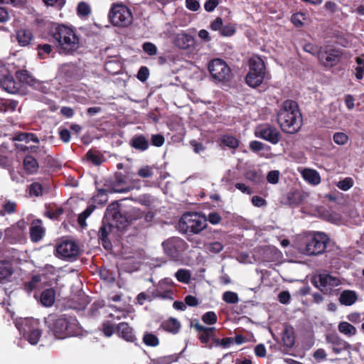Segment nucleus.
I'll return each mask as SVG.
<instances>
[{"instance_id": "1", "label": "nucleus", "mask_w": 364, "mask_h": 364, "mask_svg": "<svg viewBox=\"0 0 364 364\" xmlns=\"http://www.w3.org/2000/svg\"><path fill=\"white\" fill-rule=\"evenodd\" d=\"M277 121L283 132L289 134L297 133L303 124L298 103L291 100L284 101L277 113Z\"/></svg>"}, {"instance_id": "2", "label": "nucleus", "mask_w": 364, "mask_h": 364, "mask_svg": "<svg viewBox=\"0 0 364 364\" xmlns=\"http://www.w3.org/2000/svg\"><path fill=\"white\" fill-rule=\"evenodd\" d=\"M46 324L49 331L58 339L83 335V329L75 316L67 314L56 316L50 314L46 318Z\"/></svg>"}, {"instance_id": "3", "label": "nucleus", "mask_w": 364, "mask_h": 364, "mask_svg": "<svg viewBox=\"0 0 364 364\" xmlns=\"http://www.w3.org/2000/svg\"><path fill=\"white\" fill-rule=\"evenodd\" d=\"M49 34L55 40L60 54L73 55L82 46L76 32L64 24H53Z\"/></svg>"}, {"instance_id": "4", "label": "nucleus", "mask_w": 364, "mask_h": 364, "mask_svg": "<svg viewBox=\"0 0 364 364\" xmlns=\"http://www.w3.org/2000/svg\"><path fill=\"white\" fill-rule=\"evenodd\" d=\"M249 71L245 76V82L252 88L261 86L264 80L270 79L264 60L259 55H254L248 60Z\"/></svg>"}, {"instance_id": "5", "label": "nucleus", "mask_w": 364, "mask_h": 364, "mask_svg": "<svg viewBox=\"0 0 364 364\" xmlns=\"http://www.w3.org/2000/svg\"><path fill=\"white\" fill-rule=\"evenodd\" d=\"M205 216H201L197 213H184L178 222L181 232L186 234H198L207 225Z\"/></svg>"}, {"instance_id": "6", "label": "nucleus", "mask_w": 364, "mask_h": 364, "mask_svg": "<svg viewBox=\"0 0 364 364\" xmlns=\"http://www.w3.org/2000/svg\"><path fill=\"white\" fill-rule=\"evenodd\" d=\"M20 333L31 344L38 343L42 335L40 323L33 318H25L17 321L15 323Z\"/></svg>"}, {"instance_id": "7", "label": "nucleus", "mask_w": 364, "mask_h": 364, "mask_svg": "<svg viewBox=\"0 0 364 364\" xmlns=\"http://www.w3.org/2000/svg\"><path fill=\"white\" fill-rule=\"evenodd\" d=\"M105 215V219L113 224V227L119 230H124L130 223L135 220L134 213L127 216L125 213L121 211L120 205L118 203H112L109 205Z\"/></svg>"}, {"instance_id": "8", "label": "nucleus", "mask_w": 364, "mask_h": 364, "mask_svg": "<svg viewBox=\"0 0 364 364\" xmlns=\"http://www.w3.org/2000/svg\"><path fill=\"white\" fill-rule=\"evenodd\" d=\"M108 17L112 24L118 27H127L133 20L130 9L122 4H114L109 10Z\"/></svg>"}, {"instance_id": "9", "label": "nucleus", "mask_w": 364, "mask_h": 364, "mask_svg": "<svg viewBox=\"0 0 364 364\" xmlns=\"http://www.w3.org/2000/svg\"><path fill=\"white\" fill-rule=\"evenodd\" d=\"M329 241L330 238L326 233L316 232L306 242L304 253L307 255L323 254Z\"/></svg>"}, {"instance_id": "10", "label": "nucleus", "mask_w": 364, "mask_h": 364, "mask_svg": "<svg viewBox=\"0 0 364 364\" xmlns=\"http://www.w3.org/2000/svg\"><path fill=\"white\" fill-rule=\"evenodd\" d=\"M255 135L273 145L279 144L282 139L280 131L269 123L258 125L255 130Z\"/></svg>"}, {"instance_id": "11", "label": "nucleus", "mask_w": 364, "mask_h": 364, "mask_svg": "<svg viewBox=\"0 0 364 364\" xmlns=\"http://www.w3.org/2000/svg\"><path fill=\"white\" fill-rule=\"evenodd\" d=\"M208 70L215 80L219 82L228 81L230 78L231 70L226 63L219 58L213 59L208 63Z\"/></svg>"}, {"instance_id": "12", "label": "nucleus", "mask_w": 364, "mask_h": 364, "mask_svg": "<svg viewBox=\"0 0 364 364\" xmlns=\"http://www.w3.org/2000/svg\"><path fill=\"white\" fill-rule=\"evenodd\" d=\"M187 243L181 238L173 237L162 242V247L167 256L173 260H178L181 253L186 248Z\"/></svg>"}, {"instance_id": "13", "label": "nucleus", "mask_w": 364, "mask_h": 364, "mask_svg": "<svg viewBox=\"0 0 364 364\" xmlns=\"http://www.w3.org/2000/svg\"><path fill=\"white\" fill-rule=\"evenodd\" d=\"M311 284L318 289L323 294H328L331 291L333 287L340 285V280L329 274H319L314 275L311 279Z\"/></svg>"}, {"instance_id": "14", "label": "nucleus", "mask_w": 364, "mask_h": 364, "mask_svg": "<svg viewBox=\"0 0 364 364\" xmlns=\"http://www.w3.org/2000/svg\"><path fill=\"white\" fill-rule=\"evenodd\" d=\"M105 186L111 192L114 193H127L133 189V186L129 183L128 176L122 172H116L113 178L106 182Z\"/></svg>"}, {"instance_id": "15", "label": "nucleus", "mask_w": 364, "mask_h": 364, "mask_svg": "<svg viewBox=\"0 0 364 364\" xmlns=\"http://www.w3.org/2000/svg\"><path fill=\"white\" fill-rule=\"evenodd\" d=\"M55 250V256L63 259H75L80 254L78 245L71 240H65L58 244Z\"/></svg>"}, {"instance_id": "16", "label": "nucleus", "mask_w": 364, "mask_h": 364, "mask_svg": "<svg viewBox=\"0 0 364 364\" xmlns=\"http://www.w3.org/2000/svg\"><path fill=\"white\" fill-rule=\"evenodd\" d=\"M343 51L337 48H326L318 60L325 67L332 68L338 64L342 58Z\"/></svg>"}, {"instance_id": "17", "label": "nucleus", "mask_w": 364, "mask_h": 364, "mask_svg": "<svg viewBox=\"0 0 364 364\" xmlns=\"http://www.w3.org/2000/svg\"><path fill=\"white\" fill-rule=\"evenodd\" d=\"M193 328L198 333V338L200 342L205 346L209 349L213 347V344L210 343L213 334L215 333V328L214 327H206L198 322H196L193 325Z\"/></svg>"}, {"instance_id": "18", "label": "nucleus", "mask_w": 364, "mask_h": 364, "mask_svg": "<svg viewBox=\"0 0 364 364\" xmlns=\"http://www.w3.org/2000/svg\"><path fill=\"white\" fill-rule=\"evenodd\" d=\"M114 229V228L113 227V224H111L109 221H107L105 216L102 220V225L98 231V237L101 241L102 245L107 250H111L112 247V244L109 236L111 235Z\"/></svg>"}, {"instance_id": "19", "label": "nucleus", "mask_w": 364, "mask_h": 364, "mask_svg": "<svg viewBox=\"0 0 364 364\" xmlns=\"http://www.w3.org/2000/svg\"><path fill=\"white\" fill-rule=\"evenodd\" d=\"M326 341L327 343L331 345L332 350L336 354H340L343 351L349 350L351 348L350 344L341 338L337 333L327 334Z\"/></svg>"}, {"instance_id": "20", "label": "nucleus", "mask_w": 364, "mask_h": 364, "mask_svg": "<svg viewBox=\"0 0 364 364\" xmlns=\"http://www.w3.org/2000/svg\"><path fill=\"white\" fill-rule=\"evenodd\" d=\"M12 42L16 41L18 46L26 47L31 44L33 39L32 31L26 28H20L15 31V33L11 36Z\"/></svg>"}, {"instance_id": "21", "label": "nucleus", "mask_w": 364, "mask_h": 364, "mask_svg": "<svg viewBox=\"0 0 364 364\" xmlns=\"http://www.w3.org/2000/svg\"><path fill=\"white\" fill-rule=\"evenodd\" d=\"M24 237L23 230L17 226H11L4 231V240L9 244L20 242Z\"/></svg>"}, {"instance_id": "22", "label": "nucleus", "mask_w": 364, "mask_h": 364, "mask_svg": "<svg viewBox=\"0 0 364 364\" xmlns=\"http://www.w3.org/2000/svg\"><path fill=\"white\" fill-rule=\"evenodd\" d=\"M116 331L119 337L127 342L133 343L136 338L133 332V328L127 322H121L117 324Z\"/></svg>"}, {"instance_id": "23", "label": "nucleus", "mask_w": 364, "mask_h": 364, "mask_svg": "<svg viewBox=\"0 0 364 364\" xmlns=\"http://www.w3.org/2000/svg\"><path fill=\"white\" fill-rule=\"evenodd\" d=\"M46 230L42 226L41 220H35L29 228L31 240L33 242H38L45 235Z\"/></svg>"}, {"instance_id": "24", "label": "nucleus", "mask_w": 364, "mask_h": 364, "mask_svg": "<svg viewBox=\"0 0 364 364\" xmlns=\"http://www.w3.org/2000/svg\"><path fill=\"white\" fill-rule=\"evenodd\" d=\"M173 43L178 48L186 50L194 46L195 39L191 35L181 33L177 34Z\"/></svg>"}, {"instance_id": "25", "label": "nucleus", "mask_w": 364, "mask_h": 364, "mask_svg": "<svg viewBox=\"0 0 364 364\" xmlns=\"http://www.w3.org/2000/svg\"><path fill=\"white\" fill-rule=\"evenodd\" d=\"M129 145L136 151L143 152L149 149V142L144 135L136 134L129 141Z\"/></svg>"}, {"instance_id": "26", "label": "nucleus", "mask_w": 364, "mask_h": 364, "mask_svg": "<svg viewBox=\"0 0 364 364\" xmlns=\"http://www.w3.org/2000/svg\"><path fill=\"white\" fill-rule=\"evenodd\" d=\"M0 86L9 93H15L19 89L18 83L11 75H4L0 80Z\"/></svg>"}, {"instance_id": "27", "label": "nucleus", "mask_w": 364, "mask_h": 364, "mask_svg": "<svg viewBox=\"0 0 364 364\" xmlns=\"http://www.w3.org/2000/svg\"><path fill=\"white\" fill-rule=\"evenodd\" d=\"M23 167L28 175L37 173L39 168L37 160L31 155H26L23 160Z\"/></svg>"}, {"instance_id": "28", "label": "nucleus", "mask_w": 364, "mask_h": 364, "mask_svg": "<svg viewBox=\"0 0 364 364\" xmlns=\"http://www.w3.org/2000/svg\"><path fill=\"white\" fill-rule=\"evenodd\" d=\"M16 77L19 82L26 84L29 86H36L38 84L36 80L27 70H18L16 72Z\"/></svg>"}, {"instance_id": "29", "label": "nucleus", "mask_w": 364, "mask_h": 364, "mask_svg": "<svg viewBox=\"0 0 364 364\" xmlns=\"http://www.w3.org/2000/svg\"><path fill=\"white\" fill-rule=\"evenodd\" d=\"M55 301V290L53 288L44 289L41 295L39 301L45 307H50Z\"/></svg>"}, {"instance_id": "30", "label": "nucleus", "mask_w": 364, "mask_h": 364, "mask_svg": "<svg viewBox=\"0 0 364 364\" xmlns=\"http://www.w3.org/2000/svg\"><path fill=\"white\" fill-rule=\"evenodd\" d=\"M161 327L163 330L172 334H176L179 332L181 325V323L175 318L171 317L164 321Z\"/></svg>"}, {"instance_id": "31", "label": "nucleus", "mask_w": 364, "mask_h": 364, "mask_svg": "<svg viewBox=\"0 0 364 364\" xmlns=\"http://www.w3.org/2000/svg\"><path fill=\"white\" fill-rule=\"evenodd\" d=\"M134 219L141 220V223L145 227H149L151 225V223L155 217V214L152 211L144 213L141 211L139 209L134 210Z\"/></svg>"}, {"instance_id": "32", "label": "nucleus", "mask_w": 364, "mask_h": 364, "mask_svg": "<svg viewBox=\"0 0 364 364\" xmlns=\"http://www.w3.org/2000/svg\"><path fill=\"white\" fill-rule=\"evenodd\" d=\"M358 299V296L355 291L352 290H344L341 292L339 296V302L344 306H351Z\"/></svg>"}, {"instance_id": "33", "label": "nucleus", "mask_w": 364, "mask_h": 364, "mask_svg": "<svg viewBox=\"0 0 364 364\" xmlns=\"http://www.w3.org/2000/svg\"><path fill=\"white\" fill-rule=\"evenodd\" d=\"M304 179L312 185H318L321 183V176L318 172L314 169L306 168L302 172Z\"/></svg>"}, {"instance_id": "34", "label": "nucleus", "mask_w": 364, "mask_h": 364, "mask_svg": "<svg viewBox=\"0 0 364 364\" xmlns=\"http://www.w3.org/2000/svg\"><path fill=\"white\" fill-rule=\"evenodd\" d=\"M220 145H223L230 149H236L240 144L239 139L230 134H223L219 138Z\"/></svg>"}, {"instance_id": "35", "label": "nucleus", "mask_w": 364, "mask_h": 364, "mask_svg": "<svg viewBox=\"0 0 364 364\" xmlns=\"http://www.w3.org/2000/svg\"><path fill=\"white\" fill-rule=\"evenodd\" d=\"M86 159L95 166H100L105 161L104 156L97 150L90 149L85 154Z\"/></svg>"}, {"instance_id": "36", "label": "nucleus", "mask_w": 364, "mask_h": 364, "mask_svg": "<svg viewBox=\"0 0 364 364\" xmlns=\"http://www.w3.org/2000/svg\"><path fill=\"white\" fill-rule=\"evenodd\" d=\"M282 339L285 346L292 348L295 343V336L292 327H286L282 331Z\"/></svg>"}, {"instance_id": "37", "label": "nucleus", "mask_w": 364, "mask_h": 364, "mask_svg": "<svg viewBox=\"0 0 364 364\" xmlns=\"http://www.w3.org/2000/svg\"><path fill=\"white\" fill-rule=\"evenodd\" d=\"M180 353H173L168 355L158 357L151 360V364H171L178 360L181 356Z\"/></svg>"}, {"instance_id": "38", "label": "nucleus", "mask_w": 364, "mask_h": 364, "mask_svg": "<svg viewBox=\"0 0 364 364\" xmlns=\"http://www.w3.org/2000/svg\"><path fill=\"white\" fill-rule=\"evenodd\" d=\"M42 278L40 274L33 275L29 281L24 282L23 285V290L28 294L31 293L37 288Z\"/></svg>"}, {"instance_id": "39", "label": "nucleus", "mask_w": 364, "mask_h": 364, "mask_svg": "<svg viewBox=\"0 0 364 364\" xmlns=\"http://www.w3.org/2000/svg\"><path fill=\"white\" fill-rule=\"evenodd\" d=\"M245 177L247 180L257 185L264 182V176L260 170H250L245 173Z\"/></svg>"}, {"instance_id": "40", "label": "nucleus", "mask_w": 364, "mask_h": 364, "mask_svg": "<svg viewBox=\"0 0 364 364\" xmlns=\"http://www.w3.org/2000/svg\"><path fill=\"white\" fill-rule=\"evenodd\" d=\"M338 329L340 333L348 337L355 335L357 332L355 327L346 321L340 322L338 326Z\"/></svg>"}, {"instance_id": "41", "label": "nucleus", "mask_w": 364, "mask_h": 364, "mask_svg": "<svg viewBox=\"0 0 364 364\" xmlns=\"http://www.w3.org/2000/svg\"><path fill=\"white\" fill-rule=\"evenodd\" d=\"M302 48L305 52L309 53L311 54L312 55L317 57L318 59L319 58V57L322 53V47L321 46H319L318 45H316V44H314V43H311L309 42L304 43L302 46Z\"/></svg>"}, {"instance_id": "42", "label": "nucleus", "mask_w": 364, "mask_h": 364, "mask_svg": "<svg viewBox=\"0 0 364 364\" xmlns=\"http://www.w3.org/2000/svg\"><path fill=\"white\" fill-rule=\"evenodd\" d=\"M142 341L147 346L156 347L159 345V339L153 333L145 332Z\"/></svg>"}, {"instance_id": "43", "label": "nucleus", "mask_w": 364, "mask_h": 364, "mask_svg": "<svg viewBox=\"0 0 364 364\" xmlns=\"http://www.w3.org/2000/svg\"><path fill=\"white\" fill-rule=\"evenodd\" d=\"M153 294L154 295V299H173V291L171 289H165L161 290L159 288L153 290Z\"/></svg>"}, {"instance_id": "44", "label": "nucleus", "mask_w": 364, "mask_h": 364, "mask_svg": "<svg viewBox=\"0 0 364 364\" xmlns=\"http://www.w3.org/2000/svg\"><path fill=\"white\" fill-rule=\"evenodd\" d=\"M38 55L41 59H46L48 57L53 50V47L50 44H39L37 46Z\"/></svg>"}, {"instance_id": "45", "label": "nucleus", "mask_w": 364, "mask_h": 364, "mask_svg": "<svg viewBox=\"0 0 364 364\" xmlns=\"http://www.w3.org/2000/svg\"><path fill=\"white\" fill-rule=\"evenodd\" d=\"M92 200L95 203L100 205L106 203L108 200L107 190L104 188H97V193L92 197Z\"/></svg>"}, {"instance_id": "46", "label": "nucleus", "mask_w": 364, "mask_h": 364, "mask_svg": "<svg viewBox=\"0 0 364 364\" xmlns=\"http://www.w3.org/2000/svg\"><path fill=\"white\" fill-rule=\"evenodd\" d=\"M12 274L11 268L4 261L0 262V283Z\"/></svg>"}, {"instance_id": "47", "label": "nucleus", "mask_w": 364, "mask_h": 364, "mask_svg": "<svg viewBox=\"0 0 364 364\" xmlns=\"http://www.w3.org/2000/svg\"><path fill=\"white\" fill-rule=\"evenodd\" d=\"M306 19V15L302 12H297L294 14L291 17V23L296 27H301L304 26V21Z\"/></svg>"}, {"instance_id": "48", "label": "nucleus", "mask_w": 364, "mask_h": 364, "mask_svg": "<svg viewBox=\"0 0 364 364\" xmlns=\"http://www.w3.org/2000/svg\"><path fill=\"white\" fill-rule=\"evenodd\" d=\"M95 208V206L94 205H90L82 213L79 215L77 221L81 227L85 224L86 219L91 215Z\"/></svg>"}, {"instance_id": "49", "label": "nucleus", "mask_w": 364, "mask_h": 364, "mask_svg": "<svg viewBox=\"0 0 364 364\" xmlns=\"http://www.w3.org/2000/svg\"><path fill=\"white\" fill-rule=\"evenodd\" d=\"M43 188L38 182L32 183L29 186V195L31 196L39 197L43 195Z\"/></svg>"}, {"instance_id": "50", "label": "nucleus", "mask_w": 364, "mask_h": 364, "mask_svg": "<svg viewBox=\"0 0 364 364\" xmlns=\"http://www.w3.org/2000/svg\"><path fill=\"white\" fill-rule=\"evenodd\" d=\"M353 184L354 181L353 178L350 177H346L344 179L339 181L336 183V186L343 191H347L353 186Z\"/></svg>"}, {"instance_id": "51", "label": "nucleus", "mask_w": 364, "mask_h": 364, "mask_svg": "<svg viewBox=\"0 0 364 364\" xmlns=\"http://www.w3.org/2000/svg\"><path fill=\"white\" fill-rule=\"evenodd\" d=\"M223 299L227 304H234L238 302L239 298L237 293L231 291H227L223 294Z\"/></svg>"}, {"instance_id": "52", "label": "nucleus", "mask_w": 364, "mask_h": 364, "mask_svg": "<svg viewBox=\"0 0 364 364\" xmlns=\"http://www.w3.org/2000/svg\"><path fill=\"white\" fill-rule=\"evenodd\" d=\"M236 32V28L232 23L223 25L219 33L223 37H230L233 36Z\"/></svg>"}, {"instance_id": "53", "label": "nucleus", "mask_w": 364, "mask_h": 364, "mask_svg": "<svg viewBox=\"0 0 364 364\" xmlns=\"http://www.w3.org/2000/svg\"><path fill=\"white\" fill-rule=\"evenodd\" d=\"M201 319L205 324L213 325L217 322L218 316L214 311H208L202 316Z\"/></svg>"}, {"instance_id": "54", "label": "nucleus", "mask_w": 364, "mask_h": 364, "mask_svg": "<svg viewBox=\"0 0 364 364\" xmlns=\"http://www.w3.org/2000/svg\"><path fill=\"white\" fill-rule=\"evenodd\" d=\"M91 13L90 6L85 1H81L77 7V14L79 16H87Z\"/></svg>"}, {"instance_id": "55", "label": "nucleus", "mask_w": 364, "mask_h": 364, "mask_svg": "<svg viewBox=\"0 0 364 364\" xmlns=\"http://www.w3.org/2000/svg\"><path fill=\"white\" fill-rule=\"evenodd\" d=\"M175 276L178 282L186 284L189 282L191 278V274L189 271L183 269H178L176 272Z\"/></svg>"}, {"instance_id": "56", "label": "nucleus", "mask_w": 364, "mask_h": 364, "mask_svg": "<svg viewBox=\"0 0 364 364\" xmlns=\"http://www.w3.org/2000/svg\"><path fill=\"white\" fill-rule=\"evenodd\" d=\"M136 299L137 304H139V305H143L146 300H147L149 301H151L155 299H154V295L153 291H152L150 293H146V292L139 293L137 295Z\"/></svg>"}, {"instance_id": "57", "label": "nucleus", "mask_w": 364, "mask_h": 364, "mask_svg": "<svg viewBox=\"0 0 364 364\" xmlns=\"http://www.w3.org/2000/svg\"><path fill=\"white\" fill-rule=\"evenodd\" d=\"M333 139L334 142L338 145H344L348 141V135L343 132H336L333 136Z\"/></svg>"}, {"instance_id": "58", "label": "nucleus", "mask_w": 364, "mask_h": 364, "mask_svg": "<svg viewBox=\"0 0 364 364\" xmlns=\"http://www.w3.org/2000/svg\"><path fill=\"white\" fill-rule=\"evenodd\" d=\"M137 174L143 178H151L154 176V171L149 166H144L139 169Z\"/></svg>"}, {"instance_id": "59", "label": "nucleus", "mask_w": 364, "mask_h": 364, "mask_svg": "<svg viewBox=\"0 0 364 364\" xmlns=\"http://www.w3.org/2000/svg\"><path fill=\"white\" fill-rule=\"evenodd\" d=\"M143 50L149 55H155L157 53L156 46L151 42H145L142 45Z\"/></svg>"}, {"instance_id": "60", "label": "nucleus", "mask_w": 364, "mask_h": 364, "mask_svg": "<svg viewBox=\"0 0 364 364\" xmlns=\"http://www.w3.org/2000/svg\"><path fill=\"white\" fill-rule=\"evenodd\" d=\"M165 142L164 136L161 134H152L151 137V144L156 147H161Z\"/></svg>"}, {"instance_id": "61", "label": "nucleus", "mask_w": 364, "mask_h": 364, "mask_svg": "<svg viewBox=\"0 0 364 364\" xmlns=\"http://www.w3.org/2000/svg\"><path fill=\"white\" fill-rule=\"evenodd\" d=\"M208 252L214 254L220 252L223 250V245L220 242H214L206 246Z\"/></svg>"}, {"instance_id": "62", "label": "nucleus", "mask_w": 364, "mask_h": 364, "mask_svg": "<svg viewBox=\"0 0 364 364\" xmlns=\"http://www.w3.org/2000/svg\"><path fill=\"white\" fill-rule=\"evenodd\" d=\"M151 196L148 194H144L139 196L138 198H135L134 200L141 205H143L146 207H149L151 203L152 200L151 198Z\"/></svg>"}, {"instance_id": "63", "label": "nucleus", "mask_w": 364, "mask_h": 364, "mask_svg": "<svg viewBox=\"0 0 364 364\" xmlns=\"http://www.w3.org/2000/svg\"><path fill=\"white\" fill-rule=\"evenodd\" d=\"M206 220L212 225H218L222 220V217L217 212H210L208 215Z\"/></svg>"}, {"instance_id": "64", "label": "nucleus", "mask_w": 364, "mask_h": 364, "mask_svg": "<svg viewBox=\"0 0 364 364\" xmlns=\"http://www.w3.org/2000/svg\"><path fill=\"white\" fill-rule=\"evenodd\" d=\"M149 75V70L146 66H141L138 73H137V78L142 82H145Z\"/></svg>"}]
</instances>
